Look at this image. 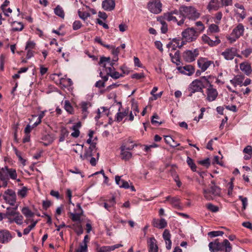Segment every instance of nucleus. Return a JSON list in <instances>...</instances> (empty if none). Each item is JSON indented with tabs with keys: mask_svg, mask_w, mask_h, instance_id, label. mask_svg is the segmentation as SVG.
Returning <instances> with one entry per match:
<instances>
[{
	"mask_svg": "<svg viewBox=\"0 0 252 252\" xmlns=\"http://www.w3.org/2000/svg\"><path fill=\"white\" fill-rule=\"evenodd\" d=\"M198 54V50L196 49L193 50H187L185 51L183 56L184 60L186 62L190 63L195 60Z\"/></svg>",
	"mask_w": 252,
	"mask_h": 252,
	"instance_id": "obj_12",
	"label": "nucleus"
},
{
	"mask_svg": "<svg viewBox=\"0 0 252 252\" xmlns=\"http://www.w3.org/2000/svg\"><path fill=\"white\" fill-rule=\"evenodd\" d=\"M54 12L56 15L61 18H63L64 16L63 10L60 5H58L55 8Z\"/></svg>",
	"mask_w": 252,
	"mask_h": 252,
	"instance_id": "obj_44",
	"label": "nucleus"
},
{
	"mask_svg": "<svg viewBox=\"0 0 252 252\" xmlns=\"http://www.w3.org/2000/svg\"><path fill=\"white\" fill-rule=\"evenodd\" d=\"M185 44L184 41H182L180 44V40L177 39H174L173 42H170L167 45V47L170 50L171 48V51H174L176 49V47L181 48Z\"/></svg>",
	"mask_w": 252,
	"mask_h": 252,
	"instance_id": "obj_22",
	"label": "nucleus"
},
{
	"mask_svg": "<svg viewBox=\"0 0 252 252\" xmlns=\"http://www.w3.org/2000/svg\"><path fill=\"white\" fill-rule=\"evenodd\" d=\"M77 207L78 210L77 213H70L71 220L74 221H79L80 220L81 216L83 213V210L79 204H77Z\"/></svg>",
	"mask_w": 252,
	"mask_h": 252,
	"instance_id": "obj_25",
	"label": "nucleus"
},
{
	"mask_svg": "<svg viewBox=\"0 0 252 252\" xmlns=\"http://www.w3.org/2000/svg\"><path fill=\"white\" fill-rule=\"evenodd\" d=\"M28 189L26 187H23L21 189H19L17 192L18 196L23 198L27 195Z\"/></svg>",
	"mask_w": 252,
	"mask_h": 252,
	"instance_id": "obj_49",
	"label": "nucleus"
},
{
	"mask_svg": "<svg viewBox=\"0 0 252 252\" xmlns=\"http://www.w3.org/2000/svg\"><path fill=\"white\" fill-rule=\"evenodd\" d=\"M252 52V48H247L244 51H242V54L246 58H248Z\"/></svg>",
	"mask_w": 252,
	"mask_h": 252,
	"instance_id": "obj_56",
	"label": "nucleus"
},
{
	"mask_svg": "<svg viewBox=\"0 0 252 252\" xmlns=\"http://www.w3.org/2000/svg\"><path fill=\"white\" fill-rule=\"evenodd\" d=\"M74 231L78 235H80L83 233V229L80 224H77L74 228Z\"/></svg>",
	"mask_w": 252,
	"mask_h": 252,
	"instance_id": "obj_51",
	"label": "nucleus"
},
{
	"mask_svg": "<svg viewBox=\"0 0 252 252\" xmlns=\"http://www.w3.org/2000/svg\"><path fill=\"white\" fill-rule=\"evenodd\" d=\"M155 119H158L159 117L157 114H154V115L152 116L151 119V123L153 125L159 126L161 124V122H159L158 121H155Z\"/></svg>",
	"mask_w": 252,
	"mask_h": 252,
	"instance_id": "obj_54",
	"label": "nucleus"
},
{
	"mask_svg": "<svg viewBox=\"0 0 252 252\" xmlns=\"http://www.w3.org/2000/svg\"><path fill=\"white\" fill-rule=\"evenodd\" d=\"M163 238L164 240L166 245V248L168 250H170L171 248L172 242L170 240L171 234L170 231L168 229H165L162 234Z\"/></svg>",
	"mask_w": 252,
	"mask_h": 252,
	"instance_id": "obj_21",
	"label": "nucleus"
},
{
	"mask_svg": "<svg viewBox=\"0 0 252 252\" xmlns=\"http://www.w3.org/2000/svg\"><path fill=\"white\" fill-rule=\"evenodd\" d=\"M220 7V4L218 0H211L207 6L209 11L217 10Z\"/></svg>",
	"mask_w": 252,
	"mask_h": 252,
	"instance_id": "obj_30",
	"label": "nucleus"
},
{
	"mask_svg": "<svg viewBox=\"0 0 252 252\" xmlns=\"http://www.w3.org/2000/svg\"><path fill=\"white\" fill-rule=\"evenodd\" d=\"M35 43L33 41H29L27 42L26 49V50H32L35 47Z\"/></svg>",
	"mask_w": 252,
	"mask_h": 252,
	"instance_id": "obj_58",
	"label": "nucleus"
},
{
	"mask_svg": "<svg viewBox=\"0 0 252 252\" xmlns=\"http://www.w3.org/2000/svg\"><path fill=\"white\" fill-rule=\"evenodd\" d=\"M5 217L4 219H7L8 221L10 223L15 222L18 225H21L23 223V216H17L16 217Z\"/></svg>",
	"mask_w": 252,
	"mask_h": 252,
	"instance_id": "obj_28",
	"label": "nucleus"
},
{
	"mask_svg": "<svg viewBox=\"0 0 252 252\" xmlns=\"http://www.w3.org/2000/svg\"><path fill=\"white\" fill-rule=\"evenodd\" d=\"M201 38L204 43L207 44L211 46H217L220 43V40L218 36H216V39L214 40L211 39V38L206 34H203Z\"/></svg>",
	"mask_w": 252,
	"mask_h": 252,
	"instance_id": "obj_16",
	"label": "nucleus"
},
{
	"mask_svg": "<svg viewBox=\"0 0 252 252\" xmlns=\"http://www.w3.org/2000/svg\"><path fill=\"white\" fill-rule=\"evenodd\" d=\"M164 140L165 142L172 147H176L180 145L176 143L170 136H165Z\"/></svg>",
	"mask_w": 252,
	"mask_h": 252,
	"instance_id": "obj_35",
	"label": "nucleus"
},
{
	"mask_svg": "<svg viewBox=\"0 0 252 252\" xmlns=\"http://www.w3.org/2000/svg\"><path fill=\"white\" fill-rule=\"evenodd\" d=\"M244 79V76L242 75H238L235 76L234 78L230 80V83L235 87L237 85L242 86V83Z\"/></svg>",
	"mask_w": 252,
	"mask_h": 252,
	"instance_id": "obj_27",
	"label": "nucleus"
},
{
	"mask_svg": "<svg viewBox=\"0 0 252 252\" xmlns=\"http://www.w3.org/2000/svg\"><path fill=\"white\" fill-rule=\"evenodd\" d=\"M24 28V25L20 22H14L12 30L13 31H21Z\"/></svg>",
	"mask_w": 252,
	"mask_h": 252,
	"instance_id": "obj_43",
	"label": "nucleus"
},
{
	"mask_svg": "<svg viewBox=\"0 0 252 252\" xmlns=\"http://www.w3.org/2000/svg\"><path fill=\"white\" fill-rule=\"evenodd\" d=\"M187 162L193 171H196V166L194 163L193 160L189 157H188L187 158Z\"/></svg>",
	"mask_w": 252,
	"mask_h": 252,
	"instance_id": "obj_47",
	"label": "nucleus"
},
{
	"mask_svg": "<svg viewBox=\"0 0 252 252\" xmlns=\"http://www.w3.org/2000/svg\"><path fill=\"white\" fill-rule=\"evenodd\" d=\"M12 238V236L9 231L5 229L0 230V243H7L11 241Z\"/></svg>",
	"mask_w": 252,
	"mask_h": 252,
	"instance_id": "obj_14",
	"label": "nucleus"
},
{
	"mask_svg": "<svg viewBox=\"0 0 252 252\" xmlns=\"http://www.w3.org/2000/svg\"><path fill=\"white\" fill-rule=\"evenodd\" d=\"M22 213L27 218H31L34 216V213L28 207H24L22 210Z\"/></svg>",
	"mask_w": 252,
	"mask_h": 252,
	"instance_id": "obj_41",
	"label": "nucleus"
},
{
	"mask_svg": "<svg viewBox=\"0 0 252 252\" xmlns=\"http://www.w3.org/2000/svg\"><path fill=\"white\" fill-rule=\"evenodd\" d=\"M5 217H16L17 216H22L19 212L15 211V210L12 209L11 207H7L6 212L3 214Z\"/></svg>",
	"mask_w": 252,
	"mask_h": 252,
	"instance_id": "obj_31",
	"label": "nucleus"
},
{
	"mask_svg": "<svg viewBox=\"0 0 252 252\" xmlns=\"http://www.w3.org/2000/svg\"><path fill=\"white\" fill-rule=\"evenodd\" d=\"M68 130L65 128H62L61 131L59 141L63 142L65 138L68 136Z\"/></svg>",
	"mask_w": 252,
	"mask_h": 252,
	"instance_id": "obj_40",
	"label": "nucleus"
},
{
	"mask_svg": "<svg viewBox=\"0 0 252 252\" xmlns=\"http://www.w3.org/2000/svg\"><path fill=\"white\" fill-rule=\"evenodd\" d=\"M112 53L115 56L118 57L120 52V47L115 48L114 46L111 47Z\"/></svg>",
	"mask_w": 252,
	"mask_h": 252,
	"instance_id": "obj_61",
	"label": "nucleus"
},
{
	"mask_svg": "<svg viewBox=\"0 0 252 252\" xmlns=\"http://www.w3.org/2000/svg\"><path fill=\"white\" fill-rule=\"evenodd\" d=\"M179 11L182 19L178 22V25L182 26L186 18L189 20H195L200 16L197 10L191 6H181L179 8Z\"/></svg>",
	"mask_w": 252,
	"mask_h": 252,
	"instance_id": "obj_1",
	"label": "nucleus"
},
{
	"mask_svg": "<svg viewBox=\"0 0 252 252\" xmlns=\"http://www.w3.org/2000/svg\"><path fill=\"white\" fill-rule=\"evenodd\" d=\"M107 247L109 250V251L111 252V251H114L116 249H118L120 247H123V245L118 244H116L113 246H107Z\"/></svg>",
	"mask_w": 252,
	"mask_h": 252,
	"instance_id": "obj_60",
	"label": "nucleus"
},
{
	"mask_svg": "<svg viewBox=\"0 0 252 252\" xmlns=\"http://www.w3.org/2000/svg\"><path fill=\"white\" fill-rule=\"evenodd\" d=\"M64 108L69 114H72L73 113V108L68 100H65Z\"/></svg>",
	"mask_w": 252,
	"mask_h": 252,
	"instance_id": "obj_46",
	"label": "nucleus"
},
{
	"mask_svg": "<svg viewBox=\"0 0 252 252\" xmlns=\"http://www.w3.org/2000/svg\"><path fill=\"white\" fill-rule=\"evenodd\" d=\"M198 32L193 28H189L182 32V35L187 41L192 42L196 40L198 36Z\"/></svg>",
	"mask_w": 252,
	"mask_h": 252,
	"instance_id": "obj_5",
	"label": "nucleus"
},
{
	"mask_svg": "<svg viewBox=\"0 0 252 252\" xmlns=\"http://www.w3.org/2000/svg\"><path fill=\"white\" fill-rule=\"evenodd\" d=\"M126 148L127 144L126 143H123L120 147L122 159L125 160H128L132 157V153Z\"/></svg>",
	"mask_w": 252,
	"mask_h": 252,
	"instance_id": "obj_15",
	"label": "nucleus"
},
{
	"mask_svg": "<svg viewBox=\"0 0 252 252\" xmlns=\"http://www.w3.org/2000/svg\"><path fill=\"white\" fill-rule=\"evenodd\" d=\"M170 204L175 208L179 209L180 206V199L177 197H172L170 199Z\"/></svg>",
	"mask_w": 252,
	"mask_h": 252,
	"instance_id": "obj_39",
	"label": "nucleus"
},
{
	"mask_svg": "<svg viewBox=\"0 0 252 252\" xmlns=\"http://www.w3.org/2000/svg\"><path fill=\"white\" fill-rule=\"evenodd\" d=\"M94 153L97 156V159H98L99 153L96 152V149L95 144H92L86 150L84 155H81L80 158L82 160H89V158L94 156Z\"/></svg>",
	"mask_w": 252,
	"mask_h": 252,
	"instance_id": "obj_11",
	"label": "nucleus"
},
{
	"mask_svg": "<svg viewBox=\"0 0 252 252\" xmlns=\"http://www.w3.org/2000/svg\"><path fill=\"white\" fill-rule=\"evenodd\" d=\"M178 17L181 18L179 10H174L164 13L162 19L169 22L172 21L178 24Z\"/></svg>",
	"mask_w": 252,
	"mask_h": 252,
	"instance_id": "obj_7",
	"label": "nucleus"
},
{
	"mask_svg": "<svg viewBox=\"0 0 252 252\" xmlns=\"http://www.w3.org/2000/svg\"><path fill=\"white\" fill-rule=\"evenodd\" d=\"M152 223L154 227L159 229H163L166 227L167 225V221L163 218H161L160 220L154 219Z\"/></svg>",
	"mask_w": 252,
	"mask_h": 252,
	"instance_id": "obj_18",
	"label": "nucleus"
},
{
	"mask_svg": "<svg viewBox=\"0 0 252 252\" xmlns=\"http://www.w3.org/2000/svg\"><path fill=\"white\" fill-rule=\"evenodd\" d=\"M234 6L235 7H236L241 10V11L240 12H237V13L239 14V16L242 19H244L246 16V14L245 11L244 7L242 5L238 3H235Z\"/></svg>",
	"mask_w": 252,
	"mask_h": 252,
	"instance_id": "obj_37",
	"label": "nucleus"
},
{
	"mask_svg": "<svg viewBox=\"0 0 252 252\" xmlns=\"http://www.w3.org/2000/svg\"><path fill=\"white\" fill-rule=\"evenodd\" d=\"M0 180L2 182V187H6L7 185L6 166L0 168Z\"/></svg>",
	"mask_w": 252,
	"mask_h": 252,
	"instance_id": "obj_24",
	"label": "nucleus"
},
{
	"mask_svg": "<svg viewBox=\"0 0 252 252\" xmlns=\"http://www.w3.org/2000/svg\"><path fill=\"white\" fill-rule=\"evenodd\" d=\"M3 199L5 201L11 206H14L16 200V195L15 192L12 189H8L6 190L3 195Z\"/></svg>",
	"mask_w": 252,
	"mask_h": 252,
	"instance_id": "obj_9",
	"label": "nucleus"
},
{
	"mask_svg": "<svg viewBox=\"0 0 252 252\" xmlns=\"http://www.w3.org/2000/svg\"><path fill=\"white\" fill-rule=\"evenodd\" d=\"M198 67L202 71L206 70L210 66L215 67L213 61H209L206 58H200L197 61Z\"/></svg>",
	"mask_w": 252,
	"mask_h": 252,
	"instance_id": "obj_13",
	"label": "nucleus"
},
{
	"mask_svg": "<svg viewBox=\"0 0 252 252\" xmlns=\"http://www.w3.org/2000/svg\"><path fill=\"white\" fill-rule=\"evenodd\" d=\"M88 252V245L83 243L79 244V248L76 249L75 252Z\"/></svg>",
	"mask_w": 252,
	"mask_h": 252,
	"instance_id": "obj_42",
	"label": "nucleus"
},
{
	"mask_svg": "<svg viewBox=\"0 0 252 252\" xmlns=\"http://www.w3.org/2000/svg\"><path fill=\"white\" fill-rule=\"evenodd\" d=\"M158 21H159L161 25V32L162 33H165L167 32V30H168L167 25L166 23L163 19H161L160 18L158 19Z\"/></svg>",
	"mask_w": 252,
	"mask_h": 252,
	"instance_id": "obj_45",
	"label": "nucleus"
},
{
	"mask_svg": "<svg viewBox=\"0 0 252 252\" xmlns=\"http://www.w3.org/2000/svg\"><path fill=\"white\" fill-rule=\"evenodd\" d=\"M105 63H110V58L109 57H101L100 59L99 64H103Z\"/></svg>",
	"mask_w": 252,
	"mask_h": 252,
	"instance_id": "obj_63",
	"label": "nucleus"
},
{
	"mask_svg": "<svg viewBox=\"0 0 252 252\" xmlns=\"http://www.w3.org/2000/svg\"><path fill=\"white\" fill-rule=\"evenodd\" d=\"M149 252H158V247L155 238L151 237L148 241Z\"/></svg>",
	"mask_w": 252,
	"mask_h": 252,
	"instance_id": "obj_23",
	"label": "nucleus"
},
{
	"mask_svg": "<svg viewBox=\"0 0 252 252\" xmlns=\"http://www.w3.org/2000/svg\"><path fill=\"white\" fill-rule=\"evenodd\" d=\"M148 10L154 14H158L162 10V3L159 0H152L147 4Z\"/></svg>",
	"mask_w": 252,
	"mask_h": 252,
	"instance_id": "obj_6",
	"label": "nucleus"
},
{
	"mask_svg": "<svg viewBox=\"0 0 252 252\" xmlns=\"http://www.w3.org/2000/svg\"><path fill=\"white\" fill-rule=\"evenodd\" d=\"M103 67L106 68V69H108V71H107V75L110 76L113 79H117L120 77L124 76V75L123 74H120L117 71L112 72V68L111 67H108L107 68L105 63L104 64Z\"/></svg>",
	"mask_w": 252,
	"mask_h": 252,
	"instance_id": "obj_26",
	"label": "nucleus"
},
{
	"mask_svg": "<svg viewBox=\"0 0 252 252\" xmlns=\"http://www.w3.org/2000/svg\"><path fill=\"white\" fill-rule=\"evenodd\" d=\"M144 74L143 73H135V74H133L132 76H131V77L132 78H135V79H141V78H143L144 77Z\"/></svg>",
	"mask_w": 252,
	"mask_h": 252,
	"instance_id": "obj_62",
	"label": "nucleus"
},
{
	"mask_svg": "<svg viewBox=\"0 0 252 252\" xmlns=\"http://www.w3.org/2000/svg\"><path fill=\"white\" fill-rule=\"evenodd\" d=\"M128 112L129 111L128 108L125 109L124 111L122 112H120V108L119 109V112L116 114L115 120L118 122H121L125 116L127 115Z\"/></svg>",
	"mask_w": 252,
	"mask_h": 252,
	"instance_id": "obj_32",
	"label": "nucleus"
},
{
	"mask_svg": "<svg viewBox=\"0 0 252 252\" xmlns=\"http://www.w3.org/2000/svg\"><path fill=\"white\" fill-rule=\"evenodd\" d=\"M244 27L242 24H239L232 31L231 35L235 36L236 38H239L242 36L244 32Z\"/></svg>",
	"mask_w": 252,
	"mask_h": 252,
	"instance_id": "obj_17",
	"label": "nucleus"
},
{
	"mask_svg": "<svg viewBox=\"0 0 252 252\" xmlns=\"http://www.w3.org/2000/svg\"><path fill=\"white\" fill-rule=\"evenodd\" d=\"M220 29L219 27L214 24H211L207 30V33L208 34L213 33H217L219 32Z\"/></svg>",
	"mask_w": 252,
	"mask_h": 252,
	"instance_id": "obj_36",
	"label": "nucleus"
},
{
	"mask_svg": "<svg viewBox=\"0 0 252 252\" xmlns=\"http://www.w3.org/2000/svg\"><path fill=\"white\" fill-rule=\"evenodd\" d=\"M243 152L247 154L252 155V148L251 146H248L244 148Z\"/></svg>",
	"mask_w": 252,
	"mask_h": 252,
	"instance_id": "obj_64",
	"label": "nucleus"
},
{
	"mask_svg": "<svg viewBox=\"0 0 252 252\" xmlns=\"http://www.w3.org/2000/svg\"><path fill=\"white\" fill-rule=\"evenodd\" d=\"M209 189H204L203 193L204 197L208 200H213L214 196H220V189L217 186L214 181L209 185Z\"/></svg>",
	"mask_w": 252,
	"mask_h": 252,
	"instance_id": "obj_4",
	"label": "nucleus"
},
{
	"mask_svg": "<svg viewBox=\"0 0 252 252\" xmlns=\"http://www.w3.org/2000/svg\"><path fill=\"white\" fill-rule=\"evenodd\" d=\"M207 86H208V88L206 90V99L209 102L214 101L218 96V91L216 89L213 87V85L210 81V84H208Z\"/></svg>",
	"mask_w": 252,
	"mask_h": 252,
	"instance_id": "obj_10",
	"label": "nucleus"
},
{
	"mask_svg": "<svg viewBox=\"0 0 252 252\" xmlns=\"http://www.w3.org/2000/svg\"><path fill=\"white\" fill-rule=\"evenodd\" d=\"M90 106V103L86 102H83L81 103V109L83 113H84V115H87L88 114L87 112V109L88 108V106Z\"/></svg>",
	"mask_w": 252,
	"mask_h": 252,
	"instance_id": "obj_50",
	"label": "nucleus"
},
{
	"mask_svg": "<svg viewBox=\"0 0 252 252\" xmlns=\"http://www.w3.org/2000/svg\"><path fill=\"white\" fill-rule=\"evenodd\" d=\"M195 25L198 27L197 30L199 32L204 30L205 27L202 22L201 21H198L195 23Z\"/></svg>",
	"mask_w": 252,
	"mask_h": 252,
	"instance_id": "obj_55",
	"label": "nucleus"
},
{
	"mask_svg": "<svg viewBox=\"0 0 252 252\" xmlns=\"http://www.w3.org/2000/svg\"><path fill=\"white\" fill-rule=\"evenodd\" d=\"M207 208L208 210L214 213L217 212L219 211V208L211 203L208 204L207 205Z\"/></svg>",
	"mask_w": 252,
	"mask_h": 252,
	"instance_id": "obj_53",
	"label": "nucleus"
},
{
	"mask_svg": "<svg viewBox=\"0 0 252 252\" xmlns=\"http://www.w3.org/2000/svg\"><path fill=\"white\" fill-rule=\"evenodd\" d=\"M6 173L7 181L9 178L12 180H15L17 178V175L16 171L15 169L9 168L7 166H6Z\"/></svg>",
	"mask_w": 252,
	"mask_h": 252,
	"instance_id": "obj_33",
	"label": "nucleus"
},
{
	"mask_svg": "<svg viewBox=\"0 0 252 252\" xmlns=\"http://www.w3.org/2000/svg\"><path fill=\"white\" fill-rule=\"evenodd\" d=\"M178 70L182 73L190 76L194 72V67L191 65H185L183 67H179Z\"/></svg>",
	"mask_w": 252,
	"mask_h": 252,
	"instance_id": "obj_19",
	"label": "nucleus"
},
{
	"mask_svg": "<svg viewBox=\"0 0 252 252\" xmlns=\"http://www.w3.org/2000/svg\"><path fill=\"white\" fill-rule=\"evenodd\" d=\"M199 163L200 164L204 165L205 166H206V167H208L210 164V159L209 158H207L204 160H200V161H199Z\"/></svg>",
	"mask_w": 252,
	"mask_h": 252,
	"instance_id": "obj_59",
	"label": "nucleus"
},
{
	"mask_svg": "<svg viewBox=\"0 0 252 252\" xmlns=\"http://www.w3.org/2000/svg\"><path fill=\"white\" fill-rule=\"evenodd\" d=\"M81 123L78 122L72 127L71 129L74 131L71 133V135L73 137L77 138L79 136L80 131L79 130V128L81 127Z\"/></svg>",
	"mask_w": 252,
	"mask_h": 252,
	"instance_id": "obj_34",
	"label": "nucleus"
},
{
	"mask_svg": "<svg viewBox=\"0 0 252 252\" xmlns=\"http://www.w3.org/2000/svg\"><path fill=\"white\" fill-rule=\"evenodd\" d=\"M102 8L107 11H112L115 7V2L113 0H105L102 3Z\"/></svg>",
	"mask_w": 252,
	"mask_h": 252,
	"instance_id": "obj_20",
	"label": "nucleus"
},
{
	"mask_svg": "<svg viewBox=\"0 0 252 252\" xmlns=\"http://www.w3.org/2000/svg\"><path fill=\"white\" fill-rule=\"evenodd\" d=\"M238 50L235 47H229L226 48L221 55L226 60H232L235 56L240 57L237 55Z\"/></svg>",
	"mask_w": 252,
	"mask_h": 252,
	"instance_id": "obj_8",
	"label": "nucleus"
},
{
	"mask_svg": "<svg viewBox=\"0 0 252 252\" xmlns=\"http://www.w3.org/2000/svg\"><path fill=\"white\" fill-rule=\"evenodd\" d=\"M82 27V24L79 21H75L73 23V29L74 30H77Z\"/></svg>",
	"mask_w": 252,
	"mask_h": 252,
	"instance_id": "obj_57",
	"label": "nucleus"
},
{
	"mask_svg": "<svg viewBox=\"0 0 252 252\" xmlns=\"http://www.w3.org/2000/svg\"><path fill=\"white\" fill-rule=\"evenodd\" d=\"M78 13L79 17L83 20H85L88 17H90V16L89 13L86 12H82L80 10H78Z\"/></svg>",
	"mask_w": 252,
	"mask_h": 252,
	"instance_id": "obj_52",
	"label": "nucleus"
},
{
	"mask_svg": "<svg viewBox=\"0 0 252 252\" xmlns=\"http://www.w3.org/2000/svg\"><path fill=\"white\" fill-rule=\"evenodd\" d=\"M240 69L246 75H250L252 71L250 64L246 62L242 63L240 64Z\"/></svg>",
	"mask_w": 252,
	"mask_h": 252,
	"instance_id": "obj_29",
	"label": "nucleus"
},
{
	"mask_svg": "<svg viewBox=\"0 0 252 252\" xmlns=\"http://www.w3.org/2000/svg\"><path fill=\"white\" fill-rule=\"evenodd\" d=\"M224 232L221 231H213L209 232L208 235L211 237H215L218 236H222Z\"/></svg>",
	"mask_w": 252,
	"mask_h": 252,
	"instance_id": "obj_48",
	"label": "nucleus"
},
{
	"mask_svg": "<svg viewBox=\"0 0 252 252\" xmlns=\"http://www.w3.org/2000/svg\"><path fill=\"white\" fill-rule=\"evenodd\" d=\"M212 77L209 75L202 76L199 79H195L189 85V96H191L192 94L196 92H203V89L207 87L210 84V79Z\"/></svg>",
	"mask_w": 252,
	"mask_h": 252,
	"instance_id": "obj_2",
	"label": "nucleus"
},
{
	"mask_svg": "<svg viewBox=\"0 0 252 252\" xmlns=\"http://www.w3.org/2000/svg\"><path fill=\"white\" fill-rule=\"evenodd\" d=\"M209 250L211 252H218L224 250L225 252H230L232 247L228 240L225 239L222 243H220L218 239L209 244Z\"/></svg>",
	"mask_w": 252,
	"mask_h": 252,
	"instance_id": "obj_3",
	"label": "nucleus"
},
{
	"mask_svg": "<svg viewBox=\"0 0 252 252\" xmlns=\"http://www.w3.org/2000/svg\"><path fill=\"white\" fill-rule=\"evenodd\" d=\"M169 56L172 62L177 64V63L180 61V52L179 51H177L175 53L174 55L171 53H170Z\"/></svg>",
	"mask_w": 252,
	"mask_h": 252,
	"instance_id": "obj_38",
	"label": "nucleus"
}]
</instances>
